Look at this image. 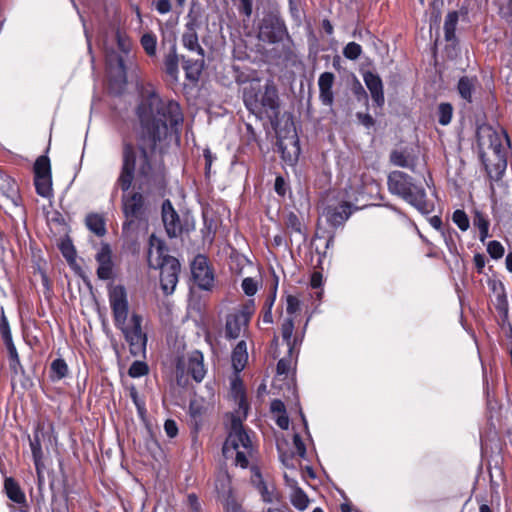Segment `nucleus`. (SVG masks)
<instances>
[{"label":"nucleus","mask_w":512,"mask_h":512,"mask_svg":"<svg viewBox=\"0 0 512 512\" xmlns=\"http://www.w3.org/2000/svg\"><path fill=\"white\" fill-rule=\"evenodd\" d=\"M34 186L39 196L44 198L50 197L52 195V176L34 177Z\"/></svg>","instance_id":"34"},{"label":"nucleus","mask_w":512,"mask_h":512,"mask_svg":"<svg viewBox=\"0 0 512 512\" xmlns=\"http://www.w3.org/2000/svg\"><path fill=\"white\" fill-rule=\"evenodd\" d=\"M365 85L370 91L373 104L377 107L382 108L385 103V96L383 90V82L380 76L371 71H367L363 75Z\"/></svg>","instance_id":"17"},{"label":"nucleus","mask_w":512,"mask_h":512,"mask_svg":"<svg viewBox=\"0 0 512 512\" xmlns=\"http://www.w3.org/2000/svg\"><path fill=\"white\" fill-rule=\"evenodd\" d=\"M162 221L169 238H176L183 233L180 217L169 200L162 204Z\"/></svg>","instance_id":"14"},{"label":"nucleus","mask_w":512,"mask_h":512,"mask_svg":"<svg viewBox=\"0 0 512 512\" xmlns=\"http://www.w3.org/2000/svg\"><path fill=\"white\" fill-rule=\"evenodd\" d=\"M231 358L235 369L244 368L248 360L247 346L244 340H241L237 343L232 351Z\"/></svg>","instance_id":"31"},{"label":"nucleus","mask_w":512,"mask_h":512,"mask_svg":"<svg viewBox=\"0 0 512 512\" xmlns=\"http://www.w3.org/2000/svg\"><path fill=\"white\" fill-rule=\"evenodd\" d=\"M307 323H308V320L306 321L304 328H306ZM293 331H294L293 319L292 318L284 319L283 323L281 324V334H282L283 341L288 346V355L281 358L277 362L276 370H277L278 375H287L288 372L290 371L294 354H295V358L298 357L299 347L302 344L304 334H305V329H303L301 334L296 333L294 336H293Z\"/></svg>","instance_id":"7"},{"label":"nucleus","mask_w":512,"mask_h":512,"mask_svg":"<svg viewBox=\"0 0 512 512\" xmlns=\"http://www.w3.org/2000/svg\"><path fill=\"white\" fill-rule=\"evenodd\" d=\"M443 237L445 244L449 250V252L453 253L457 250V246L455 243V237H459L458 233L454 228L450 225H446V227L440 232Z\"/></svg>","instance_id":"40"},{"label":"nucleus","mask_w":512,"mask_h":512,"mask_svg":"<svg viewBox=\"0 0 512 512\" xmlns=\"http://www.w3.org/2000/svg\"><path fill=\"white\" fill-rule=\"evenodd\" d=\"M95 259L98 263L96 271L100 280H111L115 277L112 250L109 244L104 243L97 252Z\"/></svg>","instance_id":"15"},{"label":"nucleus","mask_w":512,"mask_h":512,"mask_svg":"<svg viewBox=\"0 0 512 512\" xmlns=\"http://www.w3.org/2000/svg\"><path fill=\"white\" fill-rule=\"evenodd\" d=\"M335 75L332 72H323L318 79L319 99L324 106L331 107L334 103L333 85Z\"/></svg>","instance_id":"19"},{"label":"nucleus","mask_w":512,"mask_h":512,"mask_svg":"<svg viewBox=\"0 0 512 512\" xmlns=\"http://www.w3.org/2000/svg\"><path fill=\"white\" fill-rule=\"evenodd\" d=\"M301 311V303L300 300L294 295H288L286 297V312L288 317L286 319L292 318L293 324L297 321V317L299 316V312Z\"/></svg>","instance_id":"39"},{"label":"nucleus","mask_w":512,"mask_h":512,"mask_svg":"<svg viewBox=\"0 0 512 512\" xmlns=\"http://www.w3.org/2000/svg\"><path fill=\"white\" fill-rule=\"evenodd\" d=\"M185 364L181 358L178 359L176 364V382L179 386H186L187 378L184 375Z\"/></svg>","instance_id":"52"},{"label":"nucleus","mask_w":512,"mask_h":512,"mask_svg":"<svg viewBox=\"0 0 512 512\" xmlns=\"http://www.w3.org/2000/svg\"><path fill=\"white\" fill-rule=\"evenodd\" d=\"M288 10L292 20L296 23L297 26H300L302 23L300 1L291 0V2H288Z\"/></svg>","instance_id":"45"},{"label":"nucleus","mask_w":512,"mask_h":512,"mask_svg":"<svg viewBox=\"0 0 512 512\" xmlns=\"http://www.w3.org/2000/svg\"><path fill=\"white\" fill-rule=\"evenodd\" d=\"M474 266L476 272L478 274H482L484 272V268L486 265V257L482 253H475L473 257Z\"/></svg>","instance_id":"58"},{"label":"nucleus","mask_w":512,"mask_h":512,"mask_svg":"<svg viewBox=\"0 0 512 512\" xmlns=\"http://www.w3.org/2000/svg\"><path fill=\"white\" fill-rule=\"evenodd\" d=\"M85 223L87 228L98 237H103L107 233L106 221L101 214H88L86 216Z\"/></svg>","instance_id":"28"},{"label":"nucleus","mask_w":512,"mask_h":512,"mask_svg":"<svg viewBox=\"0 0 512 512\" xmlns=\"http://www.w3.org/2000/svg\"><path fill=\"white\" fill-rule=\"evenodd\" d=\"M107 65L112 73L123 84L127 82V69L123 57L116 52L107 55Z\"/></svg>","instance_id":"26"},{"label":"nucleus","mask_w":512,"mask_h":512,"mask_svg":"<svg viewBox=\"0 0 512 512\" xmlns=\"http://www.w3.org/2000/svg\"><path fill=\"white\" fill-rule=\"evenodd\" d=\"M387 186L392 195L403 199L420 213L430 214L434 210V203L427 199L425 188L409 174L399 170L390 172Z\"/></svg>","instance_id":"3"},{"label":"nucleus","mask_w":512,"mask_h":512,"mask_svg":"<svg viewBox=\"0 0 512 512\" xmlns=\"http://www.w3.org/2000/svg\"><path fill=\"white\" fill-rule=\"evenodd\" d=\"M352 212V204L347 201H342L336 205H327L323 210V215L330 226L338 228L344 225Z\"/></svg>","instance_id":"13"},{"label":"nucleus","mask_w":512,"mask_h":512,"mask_svg":"<svg viewBox=\"0 0 512 512\" xmlns=\"http://www.w3.org/2000/svg\"><path fill=\"white\" fill-rule=\"evenodd\" d=\"M203 157H204V160H205V167H204L205 177L207 179H209L210 178V174H211L212 164L217 159V157H216L215 154L212 153V151L209 148H205L203 150Z\"/></svg>","instance_id":"49"},{"label":"nucleus","mask_w":512,"mask_h":512,"mask_svg":"<svg viewBox=\"0 0 512 512\" xmlns=\"http://www.w3.org/2000/svg\"><path fill=\"white\" fill-rule=\"evenodd\" d=\"M255 312V305L253 300L240 305L232 312L226 315L225 322V337L228 340H235L248 329L252 315Z\"/></svg>","instance_id":"8"},{"label":"nucleus","mask_w":512,"mask_h":512,"mask_svg":"<svg viewBox=\"0 0 512 512\" xmlns=\"http://www.w3.org/2000/svg\"><path fill=\"white\" fill-rule=\"evenodd\" d=\"M115 39L118 49L123 54L128 55L133 46L131 37L125 31L117 29L115 32Z\"/></svg>","instance_id":"35"},{"label":"nucleus","mask_w":512,"mask_h":512,"mask_svg":"<svg viewBox=\"0 0 512 512\" xmlns=\"http://www.w3.org/2000/svg\"><path fill=\"white\" fill-rule=\"evenodd\" d=\"M4 492L9 500L18 504L27 506V499L18 481L13 477H5Z\"/></svg>","instance_id":"23"},{"label":"nucleus","mask_w":512,"mask_h":512,"mask_svg":"<svg viewBox=\"0 0 512 512\" xmlns=\"http://www.w3.org/2000/svg\"><path fill=\"white\" fill-rule=\"evenodd\" d=\"M8 351L9 360H13L15 363H19V355L14 345L13 339L3 341Z\"/></svg>","instance_id":"57"},{"label":"nucleus","mask_w":512,"mask_h":512,"mask_svg":"<svg viewBox=\"0 0 512 512\" xmlns=\"http://www.w3.org/2000/svg\"><path fill=\"white\" fill-rule=\"evenodd\" d=\"M164 70L167 75L173 79H177L179 73V56L177 54V45L175 40L172 42L169 52L164 58Z\"/></svg>","instance_id":"27"},{"label":"nucleus","mask_w":512,"mask_h":512,"mask_svg":"<svg viewBox=\"0 0 512 512\" xmlns=\"http://www.w3.org/2000/svg\"><path fill=\"white\" fill-rule=\"evenodd\" d=\"M152 5L161 15H165L172 10V4L170 0H153Z\"/></svg>","instance_id":"53"},{"label":"nucleus","mask_w":512,"mask_h":512,"mask_svg":"<svg viewBox=\"0 0 512 512\" xmlns=\"http://www.w3.org/2000/svg\"><path fill=\"white\" fill-rule=\"evenodd\" d=\"M479 157L485 168L488 178L491 181H500L504 176L507 168V157H495V162L490 163L489 160L486 158L485 152L482 150H480L479 152Z\"/></svg>","instance_id":"18"},{"label":"nucleus","mask_w":512,"mask_h":512,"mask_svg":"<svg viewBox=\"0 0 512 512\" xmlns=\"http://www.w3.org/2000/svg\"><path fill=\"white\" fill-rule=\"evenodd\" d=\"M4 196H5L6 200L12 204L13 207L19 208V207L23 206L22 205V197H21L18 189L11 188L10 193H5Z\"/></svg>","instance_id":"50"},{"label":"nucleus","mask_w":512,"mask_h":512,"mask_svg":"<svg viewBox=\"0 0 512 512\" xmlns=\"http://www.w3.org/2000/svg\"><path fill=\"white\" fill-rule=\"evenodd\" d=\"M390 161L392 164L414 170V163L409 161V155L405 151L393 150L390 154Z\"/></svg>","instance_id":"38"},{"label":"nucleus","mask_w":512,"mask_h":512,"mask_svg":"<svg viewBox=\"0 0 512 512\" xmlns=\"http://www.w3.org/2000/svg\"><path fill=\"white\" fill-rule=\"evenodd\" d=\"M477 89L482 90V86L476 76H462L457 83V92L461 99L468 104H478L479 98L477 97Z\"/></svg>","instance_id":"16"},{"label":"nucleus","mask_w":512,"mask_h":512,"mask_svg":"<svg viewBox=\"0 0 512 512\" xmlns=\"http://www.w3.org/2000/svg\"><path fill=\"white\" fill-rule=\"evenodd\" d=\"M487 252L491 258L498 260L503 257L505 249L501 242L492 240L487 244Z\"/></svg>","instance_id":"44"},{"label":"nucleus","mask_w":512,"mask_h":512,"mask_svg":"<svg viewBox=\"0 0 512 512\" xmlns=\"http://www.w3.org/2000/svg\"><path fill=\"white\" fill-rule=\"evenodd\" d=\"M241 287L247 296H253L258 290V283L252 277H246L242 280Z\"/></svg>","instance_id":"48"},{"label":"nucleus","mask_w":512,"mask_h":512,"mask_svg":"<svg viewBox=\"0 0 512 512\" xmlns=\"http://www.w3.org/2000/svg\"><path fill=\"white\" fill-rule=\"evenodd\" d=\"M363 52L362 46L356 42H349L343 48V55L348 60H357Z\"/></svg>","instance_id":"42"},{"label":"nucleus","mask_w":512,"mask_h":512,"mask_svg":"<svg viewBox=\"0 0 512 512\" xmlns=\"http://www.w3.org/2000/svg\"><path fill=\"white\" fill-rule=\"evenodd\" d=\"M249 432L243 425V419L232 414L222 453L225 458H230L235 454V465L244 469L248 467L249 459L253 458L256 452Z\"/></svg>","instance_id":"5"},{"label":"nucleus","mask_w":512,"mask_h":512,"mask_svg":"<svg viewBox=\"0 0 512 512\" xmlns=\"http://www.w3.org/2000/svg\"><path fill=\"white\" fill-rule=\"evenodd\" d=\"M164 430L169 438H174L178 435V426L175 420L167 419L164 423Z\"/></svg>","instance_id":"56"},{"label":"nucleus","mask_w":512,"mask_h":512,"mask_svg":"<svg viewBox=\"0 0 512 512\" xmlns=\"http://www.w3.org/2000/svg\"><path fill=\"white\" fill-rule=\"evenodd\" d=\"M293 444L296 448V451L300 457H305L306 455V446L299 434H294L293 436Z\"/></svg>","instance_id":"60"},{"label":"nucleus","mask_w":512,"mask_h":512,"mask_svg":"<svg viewBox=\"0 0 512 512\" xmlns=\"http://www.w3.org/2000/svg\"><path fill=\"white\" fill-rule=\"evenodd\" d=\"M188 505L193 512H199L201 509V505L199 503L198 497L196 494H189L187 497Z\"/></svg>","instance_id":"63"},{"label":"nucleus","mask_w":512,"mask_h":512,"mask_svg":"<svg viewBox=\"0 0 512 512\" xmlns=\"http://www.w3.org/2000/svg\"><path fill=\"white\" fill-rule=\"evenodd\" d=\"M60 250H61L62 255L64 256V258L68 262H71V261L75 260L76 251H75V248H74V246L72 245L71 242H63L61 244Z\"/></svg>","instance_id":"51"},{"label":"nucleus","mask_w":512,"mask_h":512,"mask_svg":"<svg viewBox=\"0 0 512 512\" xmlns=\"http://www.w3.org/2000/svg\"><path fill=\"white\" fill-rule=\"evenodd\" d=\"M270 409L273 413H278L279 415L286 413L285 404L280 399H274L271 402Z\"/></svg>","instance_id":"62"},{"label":"nucleus","mask_w":512,"mask_h":512,"mask_svg":"<svg viewBox=\"0 0 512 512\" xmlns=\"http://www.w3.org/2000/svg\"><path fill=\"white\" fill-rule=\"evenodd\" d=\"M437 117L440 125H448L453 117V106L449 102L440 103L437 108Z\"/></svg>","instance_id":"36"},{"label":"nucleus","mask_w":512,"mask_h":512,"mask_svg":"<svg viewBox=\"0 0 512 512\" xmlns=\"http://www.w3.org/2000/svg\"><path fill=\"white\" fill-rule=\"evenodd\" d=\"M160 286L165 295H171L178 283L181 265L177 258L160 254Z\"/></svg>","instance_id":"10"},{"label":"nucleus","mask_w":512,"mask_h":512,"mask_svg":"<svg viewBox=\"0 0 512 512\" xmlns=\"http://www.w3.org/2000/svg\"><path fill=\"white\" fill-rule=\"evenodd\" d=\"M452 221L462 232L467 231L470 227L469 217L463 209H456L453 212Z\"/></svg>","instance_id":"41"},{"label":"nucleus","mask_w":512,"mask_h":512,"mask_svg":"<svg viewBox=\"0 0 512 512\" xmlns=\"http://www.w3.org/2000/svg\"><path fill=\"white\" fill-rule=\"evenodd\" d=\"M257 37L259 41L270 45L279 44L285 40L293 43L286 21L277 7L263 12L257 25Z\"/></svg>","instance_id":"6"},{"label":"nucleus","mask_w":512,"mask_h":512,"mask_svg":"<svg viewBox=\"0 0 512 512\" xmlns=\"http://www.w3.org/2000/svg\"><path fill=\"white\" fill-rule=\"evenodd\" d=\"M274 190L279 195L284 197L286 195L287 184L282 176H277L274 183Z\"/></svg>","instance_id":"59"},{"label":"nucleus","mask_w":512,"mask_h":512,"mask_svg":"<svg viewBox=\"0 0 512 512\" xmlns=\"http://www.w3.org/2000/svg\"><path fill=\"white\" fill-rule=\"evenodd\" d=\"M200 26L197 16L192 12L188 14V21L185 24V30L181 36V42L185 49L192 53H204V49L199 44L197 29Z\"/></svg>","instance_id":"12"},{"label":"nucleus","mask_w":512,"mask_h":512,"mask_svg":"<svg viewBox=\"0 0 512 512\" xmlns=\"http://www.w3.org/2000/svg\"><path fill=\"white\" fill-rule=\"evenodd\" d=\"M149 373V367L146 362L134 361L128 369V375L132 378H140Z\"/></svg>","instance_id":"43"},{"label":"nucleus","mask_w":512,"mask_h":512,"mask_svg":"<svg viewBox=\"0 0 512 512\" xmlns=\"http://www.w3.org/2000/svg\"><path fill=\"white\" fill-rule=\"evenodd\" d=\"M196 56V58H186L185 56H181L185 76L190 81H197L204 69L205 52L196 53Z\"/></svg>","instance_id":"22"},{"label":"nucleus","mask_w":512,"mask_h":512,"mask_svg":"<svg viewBox=\"0 0 512 512\" xmlns=\"http://www.w3.org/2000/svg\"><path fill=\"white\" fill-rule=\"evenodd\" d=\"M243 100L246 108L257 118L268 119L272 125L278 124L280 100L278 90L272 82H267L263 88H246Z\"/></svg>","instance_id":"4"},{"label":"nucleus","mask_w":512,"mask_h":512,"mask_svg":"<svg viewBox=\"0 0 512 512\" xmlns=\"http://www.w3.org/2000/svg\"><path fill=\"white\" fill-rule=\"evenodd\" d=\"M238 11L249 19L253 13V0H239Z\"/></svg>","instance_id":"54"},{"label":"nucleus","mask_w":512,"mask_h":512,"mask_svg":"<svg viewBox=\"0 0 512 512\" xmlns=\"http://www.w3.org/2000/svg\"><path fill=\"white\" fill-rule=\"evenodd\" d=\"M191 274L196 285L202 290H211L214 285L213 270L208 264V259L198 254L191 263Z\"/></svg>","instance_id":"11"},{"label":"nucleus","mask_w":512,"mask_h":512,"mask_svg":"<svg viewBox=\"0 0 512 512\" xmlns=\"http://www.w3.org/2000/svg\"><path fill=\"white\" fill-rule=\"evenodd\" d=\"M34 177L43 178V176H52L50 159L46 155L39 156L33 167Z\"/></svg>","instance_id":"33"},{"label":"nucleus","mask_w":512,"mask_h":512,"mask_svg":"<svg viewBox=\"0 0 512 512\" xmlns=\"http://www.w3.org/2000/svg\"><path fill=\"white\" fill-rule=\"evenodd\" d=\"M69 375V367L63 358L54 359L49 367V378L52 382H58Z\"/></svg>","instance_id":"30"},{"label":"nucleus","mask_w":512,"mask_h":512,"mask_svg":"<svg viewBox=\"0 0 512 512\" xmlns=\"http://www.w3.org/2000/svg\"><path fill=\"white\" fill-rule=\"evenodd\" d=\"M33 463H34L35 471H36V475H37L38 487L41 488V486L44 483V468H45V465H44L43 461L33 462Z\"/></svg>","instance_id":"61"},{"label":"nucleus","mask_w":512,"mask_h":512,"mask_svg":"<svg viewBox=\"0 0 512 512\" xmlns=\"http://www.w3.org/2000/svg\"><path fill=\"white\" fill-rule=\"evenodd\" d=\"M284 224L291 235L298 234L300 236L301 240H300L299 246H301L302 244H304L307 241V238H308L307 228L296 213L290 211L285 216Z\"/></svg>","instance_id":"24"},{"label":"nucleus","mask_w":512,"mask_h":512,"mask_svg":"<svg viewBox=\"0 0 512 512\" xmlns=\"http://www.w3.org/2000/svg\"><path fill=\"white\" fill-rule=\"evenodd\" d=\"M352 92L358 102H362L366 107H368V94L359 81H356L355 84L353 85Z\"/></svg>","instance_id":"46"},{"label":"nucleus","mask_w":512,"mask_h":512,"mask_svg":"<svg viewBox=\"0 0 512 512\" xmlns=\"http://www.w3.org/2000/svg\"><path fill=\"white\" fill-rule=\"evenodd\" d=\"M356 118L367 129L373 127L376 123L375 119L368 113L357 112Z\"/></svg>","instance_id":"55"},{"label":"nucleus","mask_w":512,"mask_h":512,"mask_svg":"<svg viewBox=\"0 0 512 512\" xmlns=\"http://www.w3.org/2000/svg\"><path fill=\"white\" fill-rule=\"evenodd\" d=\"M187 372L191 375L193 380L200 383L205 375L206 369L204 366V355L200 350H193L187 359Z\"/></svg>","instance_id":"20"},{"label":"nucleus","mask_w":512,"mask_h":512,"mask_svg":"<svg viewBox=\"0 0 512 512\" xmlns=\"http://www.w3.org/2000/svg\"><path fill=\"white\" fill-rule=\"evenodd\" d=\"M323 276L320 272H313L310 279V286L313 289H318L322 286Z\"/></svg>","instance_id":"64"},{"label":"nucleus","mask_w":512,"mask_h":512,"mask_svg":"<svg viewBox=\"0 0 512 512\" xmlns=\"http://www.w3.org/2000/svg\"><path fill=\"white\" fill-rule=\"evenodd\" d=\"M488 139V147L492 149L495 157H507L511 150V141L508 132L503 127L499 130L491 125L480 126L477 130L478 145L484 144V139Z\"/></svg>","instance_id":"9"},{"label":"nucleus","mask_w":512,"mask_h":512,"mask_svg":"<svg viewBox=\"0 0 512 512\" xmlns=\"http://www.w3.org/2000/svg\"><path fill=\"white\" fill-rule=\"evenodd\" d=\"M140 45L149 57H155L157 52V36L152 32H146L140 37Z\"/></svg>","instance_id":"32"},{"label":"nucleus","mask_w":512,"mask_h":512,"mask_svg":"<svg viewBox=\"0 0 512 512\" xmlns=\"http://www.w3.org/2000/svg\"><path fill=\"white\" fill-rule=\"evenodd\" d=\"M472 223L474 228L479 231V240L484 243L490 237V219L486 213L475 208L472 211Z\"/></svg>","instance_id":"25"},{"label":"nucleus","mask_w":512,"mask_h":512,"mask_svg":"<svg viewBox=\"0 0 512 512\" xmlns=\"http://www.w3.org/2000/svg\"><path fill=\"white\" fill-rule=\"evenodd\" d=\"M42 436L43 427L40 424H38L33 432V437L29 438V445L32 453L33 462L43 461L44 453L41 444Z\"/></svg>","instance_id":"29"},{"label":"nucleus","mask_w":512,"mask_h":512,"mask_svg":"<svg viewBox=\"0 0 512 512\" xmlns=\"http://www.w3.org/2000/svg\"><path fill=\"white\" fill-rule=\"evenodd\" d=\"M468 8L466 6H462L459 11L453 10L449 11L445 17L444 21V38L447 42H457L456 37V28L459 21L460 16H467Z\"/></svg>","instance_id":"21"},{"label":"nucleus","mask_w":512,"mask_h":512,"mask_svg":"<svg viewBox=\"0 0 512 512\" xmlns=\"http://www.w3.org/2000/svg\"><path fill=\"white\" fill-rule=\"evenodd\" d=\"M0 335L3 341L12 339L10 325L3 309L0 316Z\"/></svg>","instance_id":"47"},{"label":"nucleus","mask_w":512,"mask_h":512,"mask_svg":"<svg viewBox=\"0 0 512 512\" xmlns=\"http://www.w3.org/2000/svg\"><path fill=\"white\" fill-rule=\"evenodd\" d=\"M135 115L137 143L122 140L121 166L114 184L115 190L122 191V233L126 237L147 225L148 209L143 192L160 190L166 185L164 161L155 157L157 145L169 136L179 137L184 122L180 104L163 100L155 91L142 95Z\"/></svg>","instance_id":"1"},{"label":"nucleus","mask_w":512,"mask_h":512,"mask_svg":"<svg viewBox=\"0 0 512 512\" xmlns=\"http://www.w3.org/2000/svg\"><path fill=\"white\" fill-rule=\"evenodd\" d=\"M291 503L296 509L303 511L307 508L309 499L307 494L300 487L295 486L291 495Z\"/></svg>","instance_id":"37"},{"label":"nucleus","mask_w":512,"mask_h":512,"mask_svg":"<svg viewBox=\"0 0 512 512\" xmlns=\"http://www.w3.org/2000/svg\"><path fill=\"white\" fill-rule=\"evenodd\" d=\"M109 304L111 307L114 325L121 330L125 340L129 344L130 353L139 356L146 351L147 336L142 331V316L133 313L131 316L132 326L126 325L129 315V303L127 291L123 285H111L108 291Z\"/></svg>","instance_id":"2"}]
</instances>
